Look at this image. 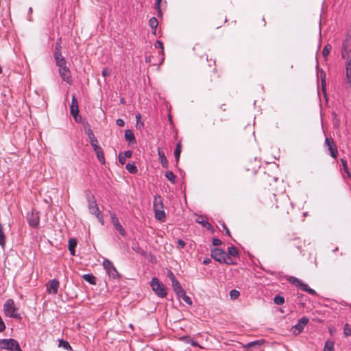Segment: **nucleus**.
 I'll use <instances>...</instances> for the list:
<instances>
[{"mask_svg": "<svg viewBox=\"0 0 351 351\" xmlns=\"http://www.w3.org/2000/svg\"><path fill=\"white\" fill-rule=\"evenodd\" d=\"M261 344V343L260 341H252L245 345L244 348L246 349H249L254 346H259Z\"/></svg>", "mask_w": 351, "mask_h": 351, "instance_id": "nucleus-38", "label": "nucleus"}, {"mask_svg": "<svg viewBox=\"0 0 351 351\" xmlns=\"http://www.w3.org/2000/svg\"><path fill=\"white\" fill-rule=\"evenodd\" d=\"M5 314L10 317L21 319V315L18 313V308L15 306L14 302L12 299H8L3 306Z\"/></svg>", "mask_w": 351, "mask_h": 351, "instance_id": "nucleus-4", "label": "nucleus"}, {"mask_svg": "<svg viewBox=\"0 0 351 351\" xmlns=\"http://www.w3.org/2000/svg\"><path fill=\"white\" fill-rule=\"evenodd\" d=\"M181 143H178L177 144L176 148L174 151L175 158H176L177 162L179 160L180 153H181Z\"/></svg>", "mask_w": 351, "mask_h": 351, "instance_id": "nucleus-34", "label": "nucleus"}, {"mask_svg": "<svg viewBox=\"0 0 351 351\" xmlns=\"http://www.w3.org/2000/svg\"><path fill=\"white\" fill-rule=\"evenodd\" d=\"M116 123H117V125L119 127H123V126H124V124H125L124 121L121 119H118L116 121Z\"/></svg>", "mask_w": 351, "mask_h": 351, "instance_id": "nucleus-52", "label": "nucleus"}, {"mask_svg": "<svg viewBox=\"0 0 351 351\" xmlns=\"http://www.w3.org/2000/svg\"><path fill=\"white\" fill-rule=\"evenodd\" d=\"M274 302H275V304H276L278 305H281V304H284L285 299L282 296L276 295L274 298Z\"/></svg>", "mask_w": 351, "mask_h": 351, "instance_id": "nucleus-40", "label": "nucleus"}, {"mask_svg": "<svg viewBox=\"0 0 351 351\" xmlns=\"http://www.w3.org/2000/svg\"><path fill=\"white\" fill-rule=\"evenodd\" d=\"M346 173L348 174L349 178H351V174H350V173L349 171H348V173Z\"/></svg>", "mask_w": 351, "mask_h": 351, "instance_id": "nucleus-61", "label": "nucleus"}, {"mask_svg": "<svg viewBox=\"0 0 351 351\" xmlns=\"http://www.w3.org/2000/svg\"><path fill=\"white\" fill-rule=\"evenodd\" d=\"M28 221L32 227H36L39 223V219L37 215L32 214L28 216Z\"/></svg>", "mask_w": 351, "mask_h": 351, "instance_id": "nucleus-20", "label": "nucleus"}, {"mask_svg": "<svg viewBox=\"0 0 351 351\" xmlns=\"http://www.w3.org/2000/svg\"><path fill=\"white\" fill-rule=\"evenodd\" d=\"M151 287L152 290L158 297H166L167 294V288L157 278H152L151 281Z\"/></svg>", "mask_w": 351, "mask_h": 351, "instance_id": "nucleus-5", "label": "nucleus"}, {"mask_svg": "<svg viewBox=\"0 0 351 351\" xmlns=\"http://www.w3.org/2000/svg\"><path fill=\"white\" fill-rule=\"evenodd\" d=\"M185 338H186V339H187V341H186V342H187V343H191V344L192 346H198V347H199L200 348H203V347H202L201 346H199V345L198 344V343H197L196 341H195V340H193V339H190V338H189V337H185Z\"/></svg>", "mask_w": 351, "mask_h": 351, "instance_id": "nucleus-45", "label": "nucleus"}, {"mask_svg": "<svg viewBox=\"0 0 351 351\" xmlns=\"http://www.w3.org/2000/svg\"><path fill=\"white\" fill-rule=\"evenodd\" d=\"M165 177L169 180L171 183H176V177L175 174L171 171H167L165 173Z\"/></svg>", "mask_w": 351, "mask_h": 351, "instance_id": "nucleus-28", "label": "nucleus"}, {"mask_svg": "<svg viewBox=\"0 0 351 351\" xmlns=\"http://www.w3.org/2000/svg\"><path fill=\"white\" fill-rule=\"evenodd\" d=\"M161 1H162V0H156V2L155 3V6L158 9L159 12H160V4Z\"/></svg>", "mask_w": 351, "mask_h": 351, "instance_id": "nucleus-56", "label": "nucleus"}, {"mask_svg": "<svg viewBox=\"0 0 351 351\" xmlns=\"http://www.w3.org/2000/svg\"><path fill=\"white\" fill-rule=\"evenodd\" d=\"M56 62L59 69L66 66V60L64 57L62 59L57 60Z\"/></svg>", "mask_w": 351, "mask_h": 351, "instance_id": "nucleus-42", "label": "nucleus"}, {"mask_svg": "<svg viewBox=\"0 0 351 351\" xmlns=\"http://www.w3.org/2000/svg\"><path fill=\"white\" fill-rule=\"evenodd\" d=\"M346 84L347 88L351 87V60L346 64Z\"/></svg>", "mask_w": 351, "mask_h": 351, "instance_id": "nucleus-16", "label": "nucleus"}, {"mask_svg": "<svg viewBox=\"0 0 351 351\" xmlns=\"http://www.w3.org/2000/svg\"><path fill=\"white\" fill-rule=\"evenodd\" d=\"M179 298H182V300L188 304L191 305L192 304V300L186 294L185 291H183V293H180V295H178Z\"/></svg>", "mask_w": 351, "mask_h": 351, "instance_id": "nucleus-32", "label": "nucleus"}, {"mask_svg": "<svg viewBox=\"0 0 351 351\" xmlns=\"http://www.w3.org/2000/svg\"><path fill=\"white\" fill-rule=\"evenodd\" d=\"M94 151L99 161L103 165L105 164V157L102 148L101 147H97V149Z\"/></svg>", "mask_w": 351, "mask_h": 351, "instance_id": "nucleus-21", "label": "nucleus"}, {"mask_svg": "<svg viewBox=\"0 0 351 351\" xmlns=\"http://www.w3.org/2000/svg\"><path fill=\"white\" fill-rule=\"evenodd\" d=\"M193 50L195 51L194 62L196 65L203 70H206L207 67L211 68L212 71L215 73V60L212 58L208 59V55L199 47H194Z\"/></svg>", "mask_w": 351, "mask_h": 351, "instance_id": "nucleus-1", "label": "nucleus"}, {"mask_svg": "<svg viewBox=\"0 0 351 351\" xmlns=\"http://www.w3.org/2000/svg\"><path fill=\"white\" fill-rule=\"evenodd\" d=\"M111 74V70L108 68H105L103 69L102 71V75L104 77H107V76H109Z\"/></svg>", "mask_w": 351, "mask_h": 351, "instance_id": "nucleus-50", "label": "nucleus"}, {"mask_svg": "<svg viewBox=\"0 0 351 351\" xmlns=\"http://www.w3.org/2000/svg\"><path fill=\"white\" fill-rule=\"evenodd\" d=\"M61 38H58L56 43L55 51H61Z\"/></svg>", "mask_w": 351, "mask_h": 351, "instance_id": "nucleus-47", "label": "nucleus"}, {"mask_svg": "<svg viewBox=\"0 0 351 351\" xmlns=\"http://www.w3.org/2000/svg\"><path fill=\"white\" fill-rule=\"evenodd\" d=\"M125 138L128 141L134 142V143L136 142L134 134L133 132L130 130H125Z\"/></svg>", "mask_w": 351, "mask_h": 351, "instance_id": "nucleus-27", "label": "nucleus"}, {"mask_svg": "<svg viewBox=\"0 0 351 351\" xmlns=\"http://www.w3.org/2000/svg\"><path fill=\"white\" fill-rule=\"evenodd\" d=\"M110 217H111V221H112V223L114 227V228L122 235V236H125V231L124 230V228L122 227V226L121 225V223H119V219L118 218L116 217L115 214L114 213H111L110 214Z\"/></svg>", "mask_w": 351, "mask_h": 351, "instance_id": "nucleus-13", "label": "nucleus"}, {"mask_svg": "<svg viewBox=\"0 0 351 351\" xmlns=\"http://www.w3.org/2000/svg\"><path fill=\"white\" fill-rule=\"evenodd\" d=\"M210 262V260L209 258H206V259H205V260L203 261V263H204V265H207V264H208Z\"/></svg>", "mask_w": 351, "mask_h": 351, "instance_id": "nucleus-59", "label": "nucleus"}, {"mask_svg": "<svg viewBox=\"0 0 351 351\" xmlns=\"http://www.w3.org/2000/svg\"><path fill=\"white\" fill-rule=\"evenodd\" d=\"M308 321L309 320L307 317H302L300 319H299L298 324L293 327V332L295 335L300 334L303 330L304 326L308 323Z\"/></svg>", "mask_w": 351, "mask_h": 351, "instance_id": "nucleus-10", "label": "nucleus"}, {"mask_svg": "<svg viewBox=\"0 0 351 351\" xmlns=\"http://www.w3.org/2000/svg\"><path fill=\"white\" fill-rule=\"evenodd\" d=\"M325 143L328 146V149L330 151V156L333 158H336L338 154V150L337 145L334 141V140L331 138H326Z\"/></svg>", "mask_w": 351, "mask_h": 351, "instance_id": "nucleus-9", "label": "nucleus"}, {"mask_svg": "<svg viewBox=\"0 0 351 351\" xmlns=\"http://www.w3.org/2000/svg\"><path fill=\"white\" fill-rule=\"evenodd\" d=\"M132 155V151H125V152L120 153L119 155V161L121 165H124L126 161V158H131Z\"/></svg>", "mask_w": 351, "mask_h": 351, "instance_id": "nucleus-17", "label": "nucleus"}, {"mask_svg": "<svg viewBox=\"0 0 351 351\" xmlns=\"http://www.w3.org/2000/svg\"><path fill=\"white\" fill-rule=\"evenodd\" d=\"M223 227L224 230H226V234H227L228 236H230V230H228V228H227V226H226L225 224H223Z\"/></svg>", "mask_w": 351, "mask_h": 351, "instance_id": "nucleus-58", "label": "nucleus"}, {"mask_svg": "<svg viewBox=\"0 0 351 351\" xmlns=\"http://www.w3.org/2000/svg\"><path fill=\"white\" fill-rule=\"evenodd\" d=\"M141 119V116L139 113L136 114V127L138 125V122H140Z\"/></svg>", "mask_w": 351, "mask_h": 351, "instance_id": "nucleus-57", "label": "nucleus"}, {"mask_svg": "<svg viewBox=\"0 0 351 351\" xmlns=\"http://www.w3.org/2000/svg\"><path fill=\"white\" fill-rule=\"evenodd\" d=\"M126 169L131 173H136L137 172V168L134 164L128 163L125 167Z\"/></svg>", "mask_w": 351, "mask_h": 351, "instance_id": "nucleus-35", "label": "nucleus"}, {"mask_svg": "<svg viewBox=\"0 0 351 351\" xmlns=\"http://www.w3.org/2000/svg\"><path fill=\"white\" fill-rule=\"evenodd\" d=\"M89 209H90V213L95 215L97 218L100 217L101 213H100L98 207L96 205L90 206Z\"/></svg>", "mask_w": 351, "mask_h": 351, "instance_id": "nucleus-31", "label": "nucleus"}, {"mask_svg": "<svg viewBox=\"0 0 351 351\" xmlns=\"http://www.w3.org/2000/svg\"><path fill=\"white\" fill-rule=\"evenodd\" d=\"M331 49H332V47L330 45H326L324 47L323 51H322V54L324 58H326L329 55Z\"/></svg>", "mask_w": 351, "mask_h": 351, "instance_id": "nucleus-37", "label": "nucleus"}, {"mask_svg": "<svg viewBox=\"0 0 351 351\" xmlns=\"http://www.w3.org/2000/svg\"><path fill=\"white\" fill-rule=\"evenodd\" d=\"M58 346H59V347H62L63 348H64L65 350H71V347L70 344L69 343V342L66 341H64L63 339H60L59 341Z\"/></svg>", "mask_w": 351, "mask_h": 351, "instance_id": "nucleus-30", "label": "nucleus"}, {"mask_svg": "<svg viewBox=\"0 0 351 351\" xmlns=\"http://www.w3.org/2000/svg\"><path fill=\"white\" fill-rule=\"evenodd\" d=\"M59 73L62 80L67 82L69 84H71L73 82L71 72L69 69L65 66L59 69Z\"/></svg>", "mask_w": 351, "mask_h": 351, "instance_id": "nucleus-11", "label": "nucleus"}, {"mask_svg": "<svg viewBox=\"0 0 351 351\" xmlns=\"http://www.w3.org/2000/svg\"><path fill=\"white\" fill-rule=\"evenodd\" d=\"M158 154L160 160V163L164 168L168 167V161L165 157V153L160 148H158Z\"/></svg>", "mask_w": 351, "mask_h": 351, "instance_id": "nucleus-18", "label": "nucleus"}, {"mask_svg": "<svg viewBox=\"0 0 351 351\" xmlns=\"http://www.w3.org/2000/svg\"><path fill=\"white\" fill-rule=\"evenodd\" d=\"M324 351H333V343L330 341H326Z\"/></svg>", "mask_w": 351, "mask_h": 351, "instance_id": "nucleus-41", "label": "nucleus"}, {"mask_svg": "<svg viewBox=\"0 0 351 351\" xmlns=\"http://www.w3.org/2000/svg\"><path fill=\"white\" fill-rule=\"evenodd\" d=\"M0 348L11 351H22L19 343L14 339L1 340L0 341Z\"/></svg>", "mask_w": 351, "mask_h": 351, "instance_id": "nucleus-6", "label": "nucleus"}, {"mask_svg": "<svg viewBox=\"0 0 351 351\" xmlns=\"http://www.w3.org/2000/svg\"><path fill=\"white\" fill-rule=\"evenodd\" d=\"M84 280L89 282L91 285L96 284V278L93 274H84L82 276Z\"/></svg>", "mask_w": 351, "mask_h": 351, "instance_id": "nucleus-26", "label": "nucleus"}, {"mask_svg": "<svg viewBox=\"0 0 351 351\" xmlns=\"http://www.w3.org/2000/svg\"><path fill=\"white\" fill-rule=\"evenodd\" d=\"M263 205L267 213L273 215L276 214L280 208L278 199L274 193L265 197Z\"/></svg>", "mask_w": 351, "mask_h": 351, "instance_id": "nucleus-2", "label": "nucleus"}, {"mask_svg": "<svg viewBox=\"0 0 351 351\" xmlns=\"http://www.w3.org/2000/svg\"><path fill=\"white\" fill-rule=\"evenodd\" d=\"M5 235L3 232V226L0 223V246L2 248H4L5 246Z\"/></svg>", "mask_w": 351, "mask_h": 351, "instance_id": "nucleus-24", "label": "nucleus"}, {"mask_svg": "<svg viewBox=\"0 0 351 351\" xmlns=\"http://www.w3.org/2000/svg\"><path fill=\"white\" fill-rule=\"evenodd\" d=\"M60 286V282L57 279H53L47 284V291L49 294L56 295Z\"/></svg>", "mask_w": 351, "mask_h": 351, "instance_id": "nucleus-12", "label": "nucleus"}, {"mask_svg": "<svg viewBox=\"0 0 351 351\" xmlns=\"http://www.w3.org/2000/svg\"><path fill=\"white\" fill-rule=\"evenodd\" d=\"M221 241L219 239H213V244L215 246L220 245L221 244Z\"/></svg>", "mask_w": 351, "mask_h": 351, "instance_id": "nucleus-51", "label": "nucleus"}, {"mask_svg": "<svg viewBox=\"0 0 351 351\" xmlns=\"http://www.w3.org/2000/svg\"><path fill=\"white\" fill-rule=\"evenodd\" d=\"M103 267L110 277L117 278L119 276L118 271L110 260L105 258L103 261Z\"/></svg>", "mask_w": 351, "mask_h": 351, "instance_id": "nucleus-8", "label": "nucleus"}, {"mask_svg": "<svg viewBox=\"0 0 351 351\" xmlns=\"http://www.w3.org/2000/svg\"><path fill=\"white\" fill-rule=\"evenodd\" d=\"M142 127H143V123L138 122V125L136 128L141 130Z\"/></svg>", "mask_w": 351, "mask_h": 351, "instance_id": "nucleus-60", "label": "nucleus"}, {"mask_svg": "<svg viewBox=\"0 0 351 351\" xmlns=\"http://www.w3.org/2000/svg\"><path fill=\"white\" fill-rule=\"evenodd\" d=\"M287 280L292 285L298 287L301 290L308 292L310 294L314 295L315 294V290H313L311 288H309L308 286L304 283L301 280L294 277V276H289L287 278Z\"/></svg>", "mask_w": 351, "mask_h": 351, "instance_id": "nucleus-7", "label": "nucleus"}, {"mask_svg": "<svg viewBox=\"0 0 351 351\" xmlns=\"http://www.w3.org/2000/svg\"><path fill=\"white\" fill-rule=\"evenodd\" d=\"M70 110H71V114L74 117L75 119H76V116L78 114V112H79V108H78V101H77L75 95H73V97H72V101H71Z\"/></svg>", "mask_w": 351, "mask_h": 351, "instance_id": "nucleus-14", "label": "nucleus"}, {"mask_svg": "<svg viewBox=\"0 0 351 351\" xmlns=\"http://www.w3.org/2000/svg\"><path fill=\"white\" fill-rule=\"evenodd\" d=\"M154 47L156 49H159L160 51V53H161L162 56H164V47H163V43L160 41V40H157L155 44H154Z\"/></svg>", "mask_w": 351, "mask_h": 351, "instance_id": "nucleus-36", "label": "nucleus"}, {"mask_svg": "<svg viewBox=\"0 0 351 351\" xmlns=\"http://www.w3.org/2000/svg\"><path fill=\"white\" fill-rule=\"evenodd\" d=\"M158 25V20L156 17H152L149 21V25L152 29H156Z\"/></svg>", "mask_w": 351, "mask_h": 351, "instance_id": "nucleus-33", "label": "nucleus"}, {"mask_svg": "<svg viewBox=\"0 0 351 351\" xmlns=\"http://www.w3.org/2000/svg\"><path fill=\"white\" fill-rule=\"evenodd\" d=\"M172 287H173V291H175V293H176L177 295H180V293H183V291H184V290L183 289L181 285L180 284V282L178 280L175 281V282L172 283Z\"/></svg>", "mask_w": 351, "mask_h": 351, "instance_id": "nucleus-23", "label": "nucleus"}, {"mask_svg": "<svg viewBox=\"0 0 351 351\" xmlns=\"http://www.w3.org/2000/svg\"><path fill=\"white\" fill-rule=\"evenodd\" d=\"M162 199L160 195H156L154 199V210L163 209Z\"/></svg>", "mask_w": 351, "mask_h": 351, "instance_id": "nucleus-15", "label": "nucleus"}, {"mask_svg": "<svg viewBox=\"0 0 351 351\" xmlns=\"http://www.w3.org/2000/svg\"><path fill=\"white\" fill-rule=\"evenodd\" d=\"M77 240L71 238L69 240V250L72 256L75 254V248L77 245Z\"/></svg>", "mask_w": 351, "mask_h": 351, "instance_id": "nucleus-22", "label": "nucleus"}, {"mask_svg": "<svg viewBox=\"0 0 351 351\" xmlns=\"http://www.w3.org/2000/svg\"><path fill=\"white\" fill-rule=\"evenodd\" d=\"M341 162L342 166L343 167L344 171L346 173H348V165H347V161L345 159L341 158Z\"/></svg>", "mask_w": 351, "mask_h": 351, "instance_id": "nucleus-48", "label": "nucleus"}, {"mask_svg": "<svg viewBox=\"0 0 351 351\" xmlns=\"http://www.w3.org/2000/svg\"><path fill=\"white\" fill-rule=\"evenodd\" d=\"M231 299L235 300L239 296V292L237 290L233 289L230 293Z\"/></svg>", "mask_w": 351, "mask_h": 351, "instance_id": "nucleus-44", "label": "nucleus"}, {"mask_svg": "<svg viewBox=\"0 0 351 351\" xmlns=\"http://www.w3.org/2000/svg\"><path fill=\"white\" fill-rule=\"evenodd\" d=\"M87 134L88 136V138L90 140L95 138V136L91 130H88Z\"/></svg>", "mask_w": 351, "mask_h": 351, "instance_id": "nucleus-53", "label": "nucleus"}, {"mask_svg": "<svg viewBox=\"0 0 351 351\" xmlns=\"http://www.w3.org/2000/svg\"><path fill=\"white\" fill-rule=\"evenodd\" d=\"M211 257L220 263L227 265L234 264L231 257H230L224 250L220 248H215L211 251Z\"/></svg>", "mask_w": 351, "mask_h": 351, "instance_id": "nucleus-3", "label": "nucleus"}, {"mask_svg": "<svg viewBox=\"0 0 351 351\" xmlns=\"http://www.w3.org/2000/svg\"><path fill=\"white\" fill-rule=\"evenodd\" d=\"M178 246H179V247H180L181 248H184V247H185V245H186V244H185V242H184L183 240H182V239H179V240L178 241Z\"/></svg>", "mask_w": 351, "mask_h": 351, "instance_id": "nucleus-54", "label": "nucleus"}, {"mask_svg": "<svg viewBox=\"0 0 351 351\" xmlns=\"http://www.w3.org/2000/svg\"><path fill=\"white\" fill-rule=\"evenodd\" d=\"M167 276L170 278L171 283L175 282V281L177 280V279L176 278V276H174V274H173V272L171 270L168 271Z\"/></svg>", "mask_w": 351, "mask_h": 351, "instance_id": "nucleus-46", "label": "nucleus"}, {"mask_svg": "<svg viewBox=\"0 0 351 351\" xmlns=\"http://www.w3.org/2000/svg\"><path fill=\"white\" fill-rule=\"evenodd\" d=\"M228 256L230 257V256L236 257L238 256V250L234 246H230L228 248Z\"/></svg>", "mask_w": 351, "mask_h": 351, "instance_id": "nucleus-29", "label": "nucleus"}, {"mask_svg": "<svg viewBox=\"0 0 351 351\" xmlns=\"http://www.w3.org/2000/svg\"><path fill=\"white\" fill-rule=\"evenodd\" d=\"M155 217L160 221H165L166 215L163 209L154 210Z\"/></svg>", "mask_w": 351, "mask_h": 351, "instance_id": "nucleus-25", "label": "nucleus"}, {"mask_svg": "<svg viewBox=\"0 0 351 351\" xmlns=\"http://www.w3.org/2000/svg\"><path fill=\"white\" fill-rule=\"evenodd\" d=\"M53 56H54L56 62L57 61V60L62 59L64 57V56H62L61 51H54Z\"/></svg>", "mask_w": 351, "mask_h": 351, "instance_id": "nucleus-49", "label": "nucleus"}, {"mask_svg": "<svg viewBox=\"0 0 351 351\" xmlns=\"http://www.w3.org/2000/svg\"><path fill=\"white\" fill-rule=\"evenodd\" d=\"M343 335L345 337L351 335V328L348 324H346L343 328Z\"/></svg>", "mask_w": 351, "mask_h": 351, "instance_id": "nucleus-39", "label": "nucleus"}, {"mask_svg": "<svg viewBox=\"0 0 351 351\" xmlns=\"http://www.w3.org/2000/svg\"><path fill=\"white\" fill-rule=\"evenodd\" d=\"M5 326L1 317H0V332H2L5 329Z\"/></svg>", "mask_w": 351, "mask_h": 351, "instance_id": "nucleus-55", "label": "nucleus"}, {"mask_svg": "<svg viewBox=\"0 0 351 351\" xmlns=\"http://www.w3.org/2000/svg\"><path fill=\"white\" fill-rule=\"evenodd\" d=\"M90 143L94 150L97 149V147H100L99 145L98 144V141L96 138L90 139Z\"/></svg>", "mask_w": 351, "mask_h": 351, "instance_id": "nucleus-43", "label": "nucleus"}, {"mask_svg": "<svg viewBox=\"0 0 351 351\" xmlns=\"http://www.w3.org/2000/svg\"><path fill=\"white\" fill-rule=\"evenodd\" d=\"M2 73V68L1 66H0V74Z\"/></svg>", "mask_w": 351, "mask_h": 351, "instance_id": "nucleus-62", "label": "nucleus"}, {"mask_svg": "<svg viewBox=\"0 0 351 351\" xmlns=\"http://www.w3.org/2000/svg\"><path fill=\"white\" fill-rule=\"evenodd\" d=\"M196 221L198 223L202 224L204 227H205L208 230L213 229L212 225L206 219H205L204 217L202 216H198L197 218L196 219Z\"/></svg>", "mask_w": 351, "mask_h": 351, "instance_id": "nucleus-19", "label": "nucleus"}]
</instances>
